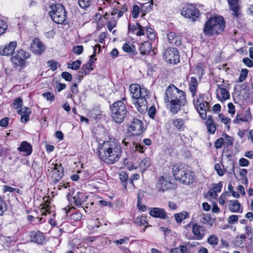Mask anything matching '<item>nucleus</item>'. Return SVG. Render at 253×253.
Here are the masks:
<instances>
[{"mask_svg": "<svg viewBox=\"0 0 253 253\" xmlns=\"http://www.w3.org/2000/svg\"><path fill=\"white\" fill-rule=\"evenodd\" d=\"M122 152L121 144L117 140L109 138L100 144L98 147V157L107 164H113L120 160Z\"/></svg>", "mask_w": 253, "mask_h": 253, "instance_id": "nucleus-1", "label": "nucleus"}, {"mask_svg": "<svg viewBox=\"0 0 253 253\" xmlns=\"http://www.w3.org/2000/svg\"><path fill=\"white\" fill-rule=\"evenodd\" d=\"M129 90L138 111L142 114L146 113L148 110L147 99L149 98V91L136 84H131L129 86Z\"/></svg>", "mask_w": 253, "mask_h": 253, "instance_id": "nucleus-2", "label": "nucleus"}, {"mask_svg": "<svg viewBox=\"0 0 253 253\" xmlns=\"http://www.w3.org/2000/svg\"><path fill=\"white\" fill-rule=\"evenodd\" d=\"M225 27V22L222 16L210 17L204 24L203 33L207 37H211L222 33Z\"/></svg>", "mask_w": 253, "mask_h": 253, "instance_id": "nucleus-3", "label": "nucleus"}, {"mask_svg": "<svg viewBox=\"0 0 253 253\" xmlns=\"http://www.w3.org/2000/svg\"><path fill=\"white\" fill-rule=\"evenodd\" d=\"M172 172L175 179L184 184L190 185L195 181L194 172L182 165H174Z\"/></svg>", "mask_w": 253, "mask_h": 253, "instance_id": "nucleus-4", "label": "nucleus"}, {"mask_svg": "<svg viewBox=\"0 0 253 253\" xmlns=\"http://www.w3.org/2000/svg\"><path fill=\"white\" fill-rule=\"evenodd\" d=\"M111 117L114 121L121 124L126 118L127 110L123 101H117L110 106Z\"/></svg>", "mask_w": 253, "mask_h": 253, "instance_id": "nucleus-5", "label": "nucleus"}, {"mask_svg": "<svg viewBox=\"0 0 253 253\" xmlns=\"http://www.w3.org/2000/svg\"><path fill=\"white\" fill-rule=\"evenodd\" d=\"M50 8L51 10L49 12V15L53 21L57 24H63L67 17L64 6L60 3H57L51 5Z\"/></svg>", "mask_w": 253, "mask_h": 253, "instance_id": "nucleus-6", "label": "nucleus"}, {"mask_svg": "<svg viewBox=\"0 0 253 253\" xmlns=\"http://www.w3.org/2000/svg\"><path fill=\"white\" fill-rule=\"evenodd\" d=\"M30 54L23 49L17 50L15 54L11 57L13 66L18 70H21L26 64V60L29 58Z\"/></svg>", "mask_w": 253, "mask_h": 253, "instance_id": "nucleus-7", "label": "nucleus"}, {"mask_svg": "<svg viewBox=\"0 0 253 253\" xmlns=\"http://www.w3.org/2000/svg\"><path fill=\"white\" fill-rule=\"evenodd\" d=\"M178 94L174 98V104L170 106L169 111L173 114H177L187 103L186 94L183 91L180 89Z\"/></svg>", "mask_w": 253, "mask_h": 253, "instance_id": "nucleus-8", "label": "nucleus"}, {"mask_svg": "<svg viewBox=\"0 0 253 253\" xmlns=\"http://www.w3.org/2000/svg\"><path fill=\"white\" fill-rule=\"evenodd\" d=\"M163 57L168 63L176 64L180 61L179 53L177 48L169 47L165 49Z\"/></svg>", "mask_w": 253, "mask_h": 253, "instance_id": "nucleus-9", "label": "nucleus"}, {"mask_svg": "<svg viewBox=\"0 0 253 253\" xmlns=\"http://www.w3.org/2000/svg\"><path fill=\"white\" fill-rule=\"evenodd\" d=\"M126 121L130 124L129 130L134 132V135H138L143 132V123L141 120L130 116L126 118Z\"/></svg>", "mask_w": 253, "mask_h": 253, "instance_id": "nucleus-10", "label": "nucleus"}, {"mask_svg": "<svg viewBox=\"0 0 253 253\" xmlns=\"http://www.w3.org/2000/svg\"><path fill=\"white\" fill-rule=\"evenodd\" d=\"M179 90L173 84H170L166 89L164 101L166 103H168L167 106L169 108V109H170V105L174 104V98L176 95H178V92Z\"/></svg>", "mask_w": 253, "mask_h": 253, "instance_id": "nucleus-11", "label": "nucleus"}, {"mask_svg": "<svg viewBox=\"0 0 253 253\" xmlns=\"http://www.w3.org/2000/svg\"><path fill=\"white\" fill-rule=\"evenodd\" d=\"M71 194L70 192L67 194V198L68 200L77 207L82 206L88 198V196L86 195L83 192L78 191L73 196L71 195Z\"/></svg>", "mask_w": 253, "mask_h": 253, "instance_id": "nucleus-12", "label": "nucleus"}, {"mask_svg": "<svg viewBox=\"0 0 253 253\" xmlns=\"http://www.w3.org/2000/svg\"><path fill=\"white\" fill-rule=\"evenodd\" d=\"M181 14L186 18L191 19L192 22H195L199 16L200 11L194 5L187 4L183 8Z\"/></svg>", "mask_w": 253, "mask_h": 253, "instance_id": "nucleus-13", "label": "nucleus"}, {"mask_svg": "<svg viewBox=\"0 0 253 253\" xmlns=\"http://www.w3.org/2000/svg\"><path fill=\"white\" fill-rule=\"evenodd\" d=\"M204 95H199V98L195 103L194 100L193 101L195 107L201 117L203 119H206L207 118V112L205 108V104H204Z\"/></svg>", "mask_w": 253, "mask_h": 253, "instance_id": "nucleus-14", "label": "nucleus"}, {"mask_svg": "<svg viewBox=\"0 0 253 253\" xmlns=\"http://www.w3.org/2000/svg\"><path fill=\"white\" fill-rule=\"evenodd\" d=\"M31 242L42 245L45 242V236L43 233L39 230L31 231L29 233Z\"/></svg>", "mask_w": 253, "mask_h": 253, "instance_id": "nucleus-15", "label": "nucleus"}, {"mask_svg": "<svg viewBox=\"0 0 253 253\" xmlns=\"http://www.w3.org/2000/svg\"><path fill=\"white\" fill-rule=\"evenodd\" d=\"M51 169L52 171H54L55 178L53 182L55 184L57 183L63 177L64 173V169L62 164H52Z\"/></svg>", "mask_w": 253, "mask_h": 253, "instance_id": "nucleus-16", "label": "nucleus"}, {"mask_svg": "<svg viewBox=\"0 0 253 253\" xmlns=\"http://www.w3.org/2000/svg\"><path fill=\"white\" fill-rule=\"evenodd\" d=\"M149 214L153 217L162 219H169V218L165 210L159 208H150Z\"/></svg>", "mask_w": 253, "mask_h": 253, "instance_id": "nucleus-17", "label": "nucleus"}, {"mask_svg": "<svg viewBox=\"0 0 253 253\" xmlns=\"http://www.w3.org/2000/svg\"><path fill=\"white\" fill-rule=\"evenodd\" d=\"M31 49L34 53L40 55L45 50V47L39 39L35 38L32 42Z\"/></svg>", "mask_w": 253, "mask_h": 253, "instance_id": "nucleus-18", "label": "nucleus"}, {"mask_svg": "<svg viewBox=\"0 0 253 253\" xmlns=\"http://www.w3.org/2000/svg\"><path fill=\"white\" fill-rule=\"evenodd\" d=\"M167 39L169 42L176 46H179L182 45V38L179 34L173 32H169L167 34Z\"/></svg>", "mask_w": 253, "mask_h": 253, "instance_id": "nucleus-19", "label": "nucleus"}, {"mask_svg": "<svg viewBox=\"0 0 253 253\" xmlns=\"http://www.w3.org/2000/svg\"><path fill=\"white\" fill-rule=\"evenodd\" d=\"M16 42H11L9 44L5 45L4 47L0 48V54L1 55L9 56L14 53L16 46Z\"/></svg>", "mask_w": 253, "mask_h": 253, "instance_id": "nucleus-20", "label": "nucleus"}, {"mask_svg": "<svg viewBox=\"0 0 253 253\" xmlns=\"http://www.w3.org/2000/svg\"><path fill=\"white\" fill-rule=\"evenodd\" d=\"M171 183L165 179L164 176H161L157 185V189L159 192H164L170 188Z\"/></svg>", "mask_w": 253, "mask_h": 253, "instance_id": "nucleus-21", "label": "nucleus"}, {"mask_svg": "<svg viewBox=\"0 0 253 253\" xmlns=\"http://www.w3.org/2000/svg\"><path fill=\"white\" fill-rule=\"evenodd\" d=\"M228 208L232 212H243V208L238 200H230L228 203Z\"/></svg>", "mask_w": 253, "mask_h": 253, "instance_id": "nucleus-22", "label": "nucleus"}, {"mask_svg": "<svg viewBox=\"0 0 253 253\" xmlns=\"http://www.w3.org/2000/svg\"><path fill=\"white\" fill-rule=\"evenodd\" d=\"M230 9L233 11L232 15L236 18H239L241 15L240 6L238 4L239 0H227Z\"/></svg>", "mask_w": 253, "mask_h": 253, "instance_id": "nucleus-23", "label": "nucleus"}, {"mask_svg": "<svg viewBox=\"0 0 253 253\" xmlns=\"http://www.w3.org/2000/svg\"><path fill=\"white\" fill-rule=\"evenodd\" d=\"M192 232L195 236V239L198 240H202L205 235L202 226L199 225L197 224H193Z\"/></svg>", "mask_w": 253, "mask_h": 253, "instance_id": "nucleus-24", "label": "nucleus"}, {"mask_svg": "<svg viewBox=\"0 0 253 253\" xmlns=\"http://www.w3.org/2000/svg\"><path fill=\"white\" fill-rule=\"evenodd\" d=\"M17 149L19 152H23L24 156H29L32 152V146L27 141L22 142Z\"/></svg>", "mask_w": 253, "mask_h": 253, "instance_id": "nucleus-25", "label": "nucleus"}, {"mask_svg": "<svg viewBox=\"0 0 253 253\" xmlns=\"http://www.w3.org/2000/svg\"><path fill=\"white\" fill-rule=\"evenodd\" d=\"M122 48L123 50L131 56H135L137 54L135 45L126 42L124 44Z\"/></svg>", "mask_w": 253, "mask_h": 253, "instance_id": "nucleus-26", "label": "nucleus"}, {"mask_svg": "<svg viewBox=\"0 0 253 253\" xmlns=\"http://www.w3.org/2000/svg\"><path fill=\"white\" fill-rule=\"evenodd\" d=\"M152 49L151 43L148 41L144 42L139 47L140 53L142 55H146L150 53Z\"/></svg>", "mask_w": 253, "mask_h": 253, "instance_id": "nucleus-27", "label": "nucleus"}, {"mask_svg": "<svg viewBox=\"0 0 253 253\" xmlns=\"http://www.w3.org/2000/svg\"><path fill=\"white\" fill-rule=\"evenodd\" d=\"M189 89L192 93L193 97H194L196 93L197 88L198 86L197 80L195 77H191L190 82L189 84Z\"/></svg>", "mask_w": 253, "mask_h": 253, "instance_id": "nucleus-28", "label": "nucleus"}, {"mask_svg": "<svg viewBox=\"0 0 253 253\" xmlns=\"http://www.w3.org/2000/svg\"><path fill=\"white\" fill-rule=\"evenodd\" d=\"M175 219L177 223H180L183 220L189 216V213L186 211L174 214Z\"/></svg>", "mask_w": 253, "mask_h": 253, "instance_id": "nucleus-29", "label": "nucleus"}, {"mask_svg": "<svg viewBox=\"0 0 253 253\" xmlns=\"http://www.w3.org/2000/svg\"><path fill=\"white\" fill-rule=\"evenodd\" d=\"M153 6V2L152 0L144 3L141 5L140 11L144 13L151 10Z\"/></svg>", "mask_w": 253, "mask_h": 253, "instance_id": "nucleus-30", "label": "nucleus"}, {"mask_svg": "<svg viewBox=\"0 0 253 253\" xmlns=\"http://www.w3.org/2000/svg\"><path fill=\"white\" fill-rule=\"evenodd\" d=\"M92 65L90 64V63H86L84 64L82 67V68L79 71V73L81 75H86L93 70V68L92 67Z\"/></svg>", "mask_w": 253, "mask_h": 253, "instance_id": "nucleus-31", "label": "nucleus"}, {"mask_svg": "<svg viewBox=\"0 0 253 253\" xmlns=\"http://www.w3.org/2000/svg\"><path fill=\"white\" fill-rule=\"evenodd\" d=\"M218 89H220L222 95V99H220L221 101L223 102L230 98V95L227 89L224 87H221L220 85H218Z\"/></svg>", "mask_w": 253, "mask_h": 253, "instance_id": "nucleus-32", "label": "nucleus"}, {"mask_svg": "<svg viewBox=\"0 0 253 253\" xmlns=\"http://www.w3.org/2000/svg\"><path fill=\"white\" fill-rule=\"evenodd\" d=\"M119 177L122 182V184L123 186L126 189L127 187V181L128 180V175L125 172H122L119 174Z\"/></svg>", "mask_w": 253, "mask_h": 253, "instance_id": "nucleus-33", "label": "nucleus"}, {"mask_svg": "<svg viewBox=\"0 0 253 253\" xmlns=\"http://www.w3.org/2000/svg\"><path fill=\"white\" fill-rule=\"evenodd\" d=\"M151 164L150 160L148 158H145L140 161L139 164V168L143 170L147 169Z\"/></svg>", "mask_w": 253, "mask_h": 253, "instance_id": "nucleus-34", "label": "nucleus"}, {"mask_svg": "<svg viewBox=\"0 0 253 253\" xmlns=\"http://www.w3.org/2000/svg\"><path fill=\"white\" fill-rule=\"evenodd\" d=\"M247 116L243 114H237L233 121L234 124H240V122H248Z\"/></svg>", "mask_w": 253, "mask_h": 253, "instance_id": "nucleus-35", "label": "nucleus"}, {"mask_svg": "<svg viewBox=\"0 0 253 253\" xmlns=\"http://www.w3.org/2000/svg\"><path fill=\"white\" fill-rule=\"evenodd\" d=\"M205 125L207 126L208 132L214 134L216 129V126L215 123H205Z\"/></svg>", "mask_w": 253, "mask_h": 253, "instance_id": "nucleus-36", "label": "nucleus"}, {"mask_svg": "<svg viewBox=\"0 0 253 253\" xmlns=\"http://www.w3.org/2000/svg\"><path fill=\"white\" fill-rule=\"evenodd\" d=\"M146 33L148 39L151 41L155 40L156 33L154 32L153 29L151 28H148L146 29Z\"/></svg>", "mask_w": 253, "mask_h": 253, "instance_id": "nucleus-37", "label": "nucleus"}, {"mask_svg": "<svg viewBox=\"0 0 253 253\" xmlns=\"http://www.w3.org/2000/svg\"><path fill=\"white\" fill-rule=\"evenodd\" d=\"M207 242L211 245H217L218 242V239L216 235L213 234L209 236Z\"/></svg>", "mask_w": 253, "mask_h": 253, "instance_id": "nucleus-38", "label": "nucleus"}, {"mask_svg": "<svg viewBox=\"0 0 253 253\" xmlns=\"http://www.w3.org/2000/svg\"><path fill=\"white\" fill-rule=\"evenodd\" d=\"M7 209L8 205L6 202L0 198V216L2 215L3 213L7 211Z\"/></svg>", "mask_w": 253, "mask_h": 253, "instance_id": "nucleus-39", "label": "nucleus"}, {"mask_svg": "<svg viewBox=\"0 0 253 253\" xmlns=\"http://www.w3.org/2000/svg\"><path fill=\"white\" fill-rule=\"evenodd\" d=\"M172 124L178 129H180L184 125V122L181 119H176L172 120Z\"/></svg>", "mask_w": 253, "mask_h": 253, "instance_id": "nucleus-40", "label": "nucleus"}, {"mask_svg": "<svg viewBox=\"0 0 253 253\" xmlns=\"http://www.w3.org/2000/svg\"><path fill=\"white\" fill-rule=\"evenodd\" d=\"M78 3L82 8L85 9L91 5V0H79Z\"/></svg>", "mask_w": 253, "mask_h": 253, "instance_id": "nucleus-41", "label": "nucleus"}, {"mask_svg": "<svg viewBox=\"0 0 253 253\" xmlns=\"http://www.w3.org/2000/svg\"><path fill=\"white\" fill-rule=\"evenodd\" d=\"M222 181L219 182L217 184H213V191L214 193V196L216 197L217 195L216 194L217 192H220L221 191L223 184Z\"/></svg>", "mask_w": 253, "mask_h": 253, "instance_id": "nucleus-42", "label": "nucleus"}, {"mask_svg": "<svg viewBox=\"0 0 253 253\" xmlns=\"http://www.w3.org/2000/svg\"><path fill=\"white\" fill-rule=\"evenodd\" d=\"M82 64L80 60H77L73 61L72 63L68 64V68H71L73 70H77L80 68Z\"/></svg>", "mask_w": 253, "mask_h": 253, "instance_id": "nucleus-43", "label": "nucleus"}, {"mask_svg": "<svg viewBox=\"0 0 253 253\" xmlns=\"http://www.w3.org/2000/svg\"><path fill=\"white\" fill-rule=\"evenodd\" d=\"M16 109L21 108L23 105V99L21 97L16 98L13 102L12 105Z\"/></svg>", "mask_w": 253, "mask_h": 253, "instance_id": "nucleus-44", "label": "nucleus"}, {"mask_svg": "<svg viewBox=\"0 0 253 253\" xmlns=\"http://www.w3.org/2000/svg\"><path fill=\"white\" fill-rule=\"evenodd\" d=\"M248 74V70L247 69H242L238 79V82L240 83L243 82L247 78Z\"/></svg>", "mask_w": 253, "mask_h": 253, "instance_id": "nucleus-45", "label": "nucleus"}, {"mask_svg": "<svg viewBox=\"0 0 253 253\" xmlns=\"http://www.w3.org/2000/svg\"><path fill=\"white\" fill-rule=\"evenodd\" d=\"M136 25L137 27L138 31L136 33V35L137 36H140L142 35H145V31H146V27H143L141 25V24L138 23L136 22Z\"/></svg>", "mask_w": 253, "mask_h": 253, "instance_id": "nucleus-46", "label": "nucleus"}, {"mask_svg": "<svg viewBox=\"0 0 253 253\" xmlns=\"http://www.w3.org/2000/svg\"><path fill=\"white\" fill-rule=\"evenodd\" d=\"M134 222L139 225H144L145 223H147L146 217L143 216L137 217Z\"/></svg>", "mask_w": 253, "mask_h": 253, "instance_id": "nucleus-47", "label": "nucleus"}, {"mask_svg": "<svg viewBox=\"0 0 253 253\" xmlns=\"http://www.w3.org/2000/svg\"><path fill=\"white\" fill-rule=\"evenodd\" d=\"M7 28L6 22L3 20L0 19V36L3 34Z\"/></svg>", "mask_w": 253, "mask_h": 253, "instance_id": "nucleus-48", "label": "nucleus"}, {"mask_svg": "<svg viewBox=\"0 0 253 253\" xmlns=\"http://www.w3.org/2000/svg\"><path fill=\"white\" fill-rule=\"evenodd\" d=\"M140 11V8H139V7L138 5H133L132 7V17L135 19L138 16Z\"/></svg>", "mask_w": 253, "mask_h": 253, "instance_id": "nucleus-49", "label": "nucleus"}, {"mask_svg": "<svg viewBox=\"0 0 253 253\" xmlns=\"http://www.w3.org/2000/svg\"><path fill=\"white\" fill-rule=\"evenodd\" d=\"M214 168L216 171L217 173L220 176H223L225 173L224 170L221 168L220 164L216 163L214 165Z\"/></svg>", "mask_w": 253, "mask_h": 253, "instance_id": "nucleus-50", "label": "nucleus"}, {"mask_svg": "<svg viewBox=\"0 0 253 253\" xmlns=\"http://www.w3.org/2000/svg\"><path fill=\"white\" fill-rule=\"evenodd\" d=\"M224 144V139L223 138L217 139L214 142V147L216 149L220 148Z\"/></svg>", "mask_w": 253, "mask_h": 253, "instance_id": "nucleus-51", "label": "nucleus"}, {"mask_svg": "<svg viewBox=\"0 0 253 253\" xmlns=\"http://www.w3.org/2000/svg\"><path fill=\"white\" fill-rule=\"evenodd\" d=\"M42 96L44 97H45L47 100L53 101L55 100L54 96L51 92L49 91L43 93Z\"/></svg>", "mask_w": 253, "mask_h": 253, "instance_id": "nucleus-52", "label": "nucleus"}, {"mask_svg": "<svg viewBox=\"0 0 253 253\" xmlns=\"http://www.w3.org/2000/svg\"><path fill=\"white\" fill-rule=\"evenodd\" d=\"M218 117L220 119L221 122L225 125L229 124L231 123V119L224 116L222 114H219Z\"/></svg>", "mask_w": 253, "mask_h": 253, "instance_id": "nucleus-53", "label": "nucleus"}, {"mask_svg": "<svg viewBox=\"0 0 253 253\" xmlns=\"http://www.w3.org/2000/svg\"><path fill=\"white\" fill-rule=\"evenodd\" d=\"M84 47L82 45H77L74 46L73 48V51L74 53L78 55L82 54L83 52Z\"/></svg>", "mask_w": 253, "mask_h": 253, "instance_id": "nucleus-54", "label": "nucleus"}, {"mask_svg": "<svg viewBox=\"0 0 253 253\" xmlns=\"http://www.w3.org/2000/svg\"><path fill=\"white\" fill-rule=\"evenodd\" d=\"M238 216L236 215H230L228 218V222L229 224H234L238 222Z\"/></svg>", "mask_w": 253, "mask_h": 253, "instance_id": "nucleus-55", "label": "nucleus"}, {"mask_svg": "<svg viewBox=\"0 0 253 253\" xmlns=\"http://www.w3.org/2000/svg\"><path fill=\"white\" fill-rule=\"evenodd\" d=\"M62 77L66 81L70 82L72 81V75L67 72H63L61 74Z\"/></svg>", "mask_w": 253, "mask_h": 253, "instance_id": "nucleus-56", "label": "nucleus"}, {"mask_svg": "<svg viewBox=\"0 0 253 253\" xmlns=\"http://www.w3.org/2000/svg\"><path fill=\"white\" fill-rule=\"evenodd\" d=\"M47 64L48 66L50 68V69L54 71L57 69V62L54 60H49L47 62Z\"/></svg>", "mask_w": 253, "mask_h": 253, "instance_id": "nucleus-57", "label": "nucleus"}, {"mask_svg": "<svg viewBox=\"0 0 253 253\" xmlns=\"http://www.w3.org/2000/svg\"><path fill=\"white\" fill-rule=\"evenodd\" d=\"M227 194V192H225L221 195L220 197L219 198V202L220 205H223L225 204Z\"/></svg>", "mask_w": 253, "mask_h": 253, "instance_id": "nucleus-58", "label": "nucleus"}, {"mask_svg": "<svg viewBox=\"0 0 253 253\" xmlns=\"http://www.w3.org/2000/svg\"><path fill=\"white\" fill-rule=\"evenodd\" d=\"M134 135V134L131 133L126 135V137L124 138L125 141L128 142V143L130 144L132 143L133 145H135V143L132 141Z\"/></svg>", "mask_w": 253, "mask_h": 253, "instance_id": "nucleus-59", "label": "nucleus"}, {"mask_svg": "<svg viewBox=\"0 0 253 253\" xmlns=\"http://www.w3.org/2000/svg\"><path fill=\"white\" fill-rule=\"evenodd\" d=\"M243 62L248 67H252L253 66V61L251 60L248 57H244L243 59Z\"/></svg>", "mask_w": 253, "mask_h": 253, "instance_id": "nucleus-60", "label": "nucleus"}, {"mask_svg": "<svg viewBox=\"0 0 253 253\" xmlns=\"http://www.w3.org/2000/svg\"><path fill=\"white\" fill-rule=\"evenodd\" d=\"M148 115L150 118L153 119L156 114V108L154 106H151L148 110Z\"/></svg>", "mask_w": 253, "mask_h": 253, "instance_id": "nucleus-61", "label": "nucleus"}, {"mask_svg": "<svg viewBox=\"0 0 253 253\" xmlns=\"http://www.w3.org/2000/svg\"><path fill=\"white\" fill-rule=\"evenodd\" d=\"M211 221V217L210 215H204L201 218L200 221L203 223H208Z\"/></svg>", "mask_w": 253, "mask_h": 253, "instance_id": "nucleus-62", "label": "nucleus"}, {"mask_svg": "<svg viewBox=\"0 0 253 253\" xmlns=\"http://www.w3.org/2000/svg\"><path fill=\"white\" fill-rule=\"evenodd\" d=\"M72 218L76 221L81 220L82 214L79 212H76L71 214Z\"/></svg>", "mask_w": 253, "mask_h": 253, "instance_id": "nucleus-63", "label": "nucleus"}, {"mask_svg": "<svg viewBox=\"0 0 253 253\" xmlns=\"http://www.w3.org/2000/svg\"><path fill=\"white\" fill-rule=\"evenodd\" d=\"M228 108V112L231 114H234L235 113V106L231 102L229 103L227 105Z\"/></svg>", "mask_w": 253, "mask_h": 253, "instance_id": "nucleus-64", "label": "nucleus"}]
</instances>
